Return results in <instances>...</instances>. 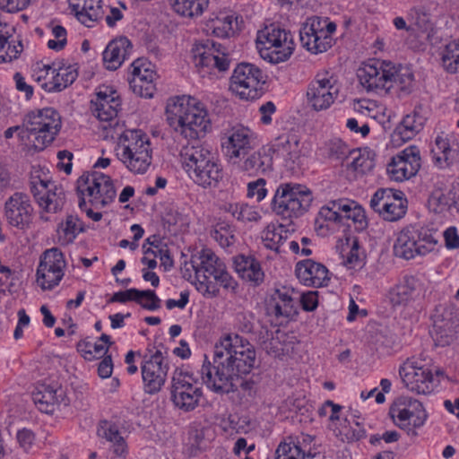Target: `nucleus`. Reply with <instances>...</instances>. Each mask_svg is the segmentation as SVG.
<instances>
[{
	"label": "nucleus",
	"instance_id": "c756f323",
	"mask_svg": "<svg viewBox=\"0 0 459 459\" xmlns=\"http://www.w3.org/2000/svg\"><path fill=\"white\" fill-rule=\"evenodd\" d=\"M434 164L444 169L459 162V143L449 142L444 135H437L435 145L431 148Z\"/></svg>",
	"mask_w": 459,
	"mask_h": 459
},
{
	"label": "nucleus",
	"instance_id": "412c9836",
	"mask_svg": "<svg viewBox=\"0 0 459 459\" xmlns=\"http://www.w3.org/2000/svg\"><path fill=\"white\" fill-rule=\"evenodd\" d=\"M298 292L291 286L282 285L275 288L267 301V310L277 318L293 319L299 314L296 303Z\"/></svg>",
	"mask_w": 459,
	"mask_h": 459
},
{
	"label": "nucleus",
	"instance_id": "dca6fc26",
	"mask_svg": "<svg viewBox=\"0 0 459 459\" xmlns=\"http://www.w3.org/2000/svg\"><path fill=\"white\" fill-rule=\"evenodd\" d=\"M437 244V239L427 231H399L394 245L395 256L410 260L417 255H425L433 251Z\"/></svg>",
	"mask_w": 459,
	"mask_h": 459
},
{
	"label": "nucleus",
	"instance_id": "774afa93",
	"mask_svg": "<svg viewBox=\"0 0 459 459\" xmlns=\"http://www.w3.org/2000/svg\"><path fill=\"white\" fill-rule=\"evenodd\" d=\"M392 196L391 190L378 189L371 197L370 207L380 214V211H382V204L385 202L391 200Z\"/></svg>",
	"mask_w": 459,
	"mask_h": 459
},
{
	"label": "nucleus",
	"instance_id": "052dcab7",
	"mask_svg": "<svg viewBox=\"0 0 459 459\" xmlns=\"http://www.w3.org/2000/svg\"><path fill=\"white\" fill-rule=\"evenodd\" d=\"M451 203L452 199L449 197V195L442 190H437L429 199V207L434 212H438L446 209Z\"/></svg>",
	"mask_w": 459,
	"mask_h": 459
},
{
	"label": "nucleus",
	"instance_id": "a19ab883",
	"mask_svg": "<svg viewBox=\"0 0 459 459\" xmlns=\"http://www.w3.org/2000/svg\"><path fill=\"white\" fill-rule=\"evenodd\" d=\"M310 453H306L291 437L283 439L277 446L275 459H309Z\"/></svg>",
	"mask_w": 459,
	"mask_h": 459
},
{
	"label": "nucleus",
	"instance_id": "58836bf2",
	"mask_svg": "<svg viewBox=\"0 0 459 459\" xmlns=\"http://www.w3.org/2000/svg\"><path fill=\"white\" fill-rule=\"evenodd\" d=\"M286 334L279 328L261 332L260 344L266 353L279 357L284 352V341Z\"/></svg>",
	"mask_w": 459,
	"mask_h": 459
},
{
	"label": "nucleus",
	"instance_id": "8fccbe9b",
	"mask_svg": "<svg viewBox=\"0 0 459 459\" xmlns=\"http://www.w3.org/2000/svg\"><path fill=\"white\" fill-rule=\"evenodd\" d=\"M328 155L331 159L343 160L349 156L357 153L356 150H351L345 143L340 139H333L328 143Z\"/></svg>",
	"mask_w": 459,
	"mask_h": 459
},
{
	"label": "nucleus",
	"instance_id": "f8f14e48",
	"mask_svg": "<svg viewBox=\"0 0 459 459\" xmlns=\"http://www.w3.org/2000/svg\"><path fill=\"white\" fill-rule=\"evenodd\" d=\"M265 82L263 71L249 63L238 64L233 70L230 90L241 100H253L261 95V86Z\"/></svg>",
	"mask_w": 459,
	"mask_h": 459
},
{
	"label": "nucleus",
	"instance_id": "f257e3e1",
	"mask_svg": "<svg viewBox=\"0 0 459 459\" xmlns=\"http://www.w3.org/2000/svg\"><path fill=\"white\" fill-rule=\"evenodd\" d=\"M255 363L253 345L238 334H227L214 347L213 361L207 357L201 368L202 381L189 368H178L171 381V401L184 411L195 410L203 395V383L216 394H228L234 377L251 372Z\"/></svg>",
	"mask_w": 459,
	"mask_h": 459
},
{
	"label": "nucleus",
	"instance_id": "37998d69",
	"mask_svg": "<svg viewBox=\"0 0 459 459\" xmlns=\"http://www.w3.org/2000/svg\"><path fill=\"white\" fill-rule=\"evenodd\" d=\"M407 206L400 196L393 195L391 200L385 202L382 204V211H380V216L388 221H394L402 217L406 212Z\"/></svg>",
	"mask_w": 459,
	"mask_h": 459
},
{
	"label": "nucleus",
	"instance_id": "f3484780",
	"mask_svg": "<svg viewBox=\"0 0 459 459\" xmlns=\"http://www.w3.org/2000/svg\"><path fill=\"white\" fill-rule=\"evenodd\" d=\"M31 397L37 409L46 414H53L61 405L69 404V400L61 385L51 378L37 381Z\"/></svg>",
	"mask_w": 459,
	"mask_h": 459
},
{
	"label": "nucleus",
	"instance_id": "c85d7f7f",
	"mask_svg": "<svg viewBox=\"0 0 459 459\" xmlns=\"http://www.w3.org/2000/svg\"><path fill=\"white\" fill-rule=\"evenodd\" d=\"M335 247L347 269L357 271L365 265L366 253L357 238L347 236L344 238H340Z\"/></svg>",
	"mask_w": 459,
	"mask_h": 459
},
{
	"label": "nucleus",
	"instance_id": "e2e57ef3",
	"mask_svg": "<svg viewBox=\"0 0 459 459\" xmlns=\"http://www.w3.org/2000/svg\"><path fill=\"white\" fill-rule=\"evenodd\" d=\"M266 181L264 178H258L247 185V196L255 197L257 202L262 201L267 195L265 188Z\"/></svg>",
	"mask_w": 459,
	"mask_h": 459
},
{
	"label": "nucleus",
	"instance_id": "5fc2aeb1",
	"mask_svg": "<svg viewBox=\"0 0 459 459\" xmlns=\"http://www.w3.org/2000/svg\"><path fill=\"white\" fill-rule=\"evenodd\" d=\"M120 102L117 92L108 86L100 88L96 93L95 100L91 101V106L104 107L113 102Z\"/></svg>",
	"mask_w": 459,
	"mask_h": 459
},
{
	"label": "nucleus",
	"instance_id": "473e14b6",
	"mask_svg": "<svg viewBox=\"0 0 459 459\" xmlns=\"http://www.w3.org/2000/svg\"><path fill=\"white\" fill-rule=\"evenodd\" d=\"M132 49V44L126 38L110 41L103 51V61L108 70L117 69Z\"/></svg>",
	"mask_w": 459,
	"mask_h": 459
},
{
	"label": "nucleus",
	"instance_id": "0eeeda50",
	"mask_svg": "<svg viewBox=\"0 0 459 459\" xmlns=\"http://www.w3.org/2000/svg\"><path fill=\"white\" fill-rule=\"evenodd\" d=\"M398 373L404 387L412 394L429 395L438 389L440 370L423 355L408 357L399 365Z\"/></svg>",
	"mask_w": 459,
	"mask_h": 459
},
{
	"label": "nucleus",
	"instance_id": "4be33fe9",
	"mask_svg": "<svg viewBox=\"0 0 459 459\" xmlns=\"http://www.w3.org/2000/svg\"><path fill=\"white\" fill-rule=\"evenodd\" d=\"M32 212L30 197L26 194L16 192L5 201V218L12 227L21 230L29 228L32 221Z\"/></svg>",
	"mask_w": 459,
	"mask_h": 459
},
{
	"label": "nucleus",
	"instance_id": "7c9ffc66",
	"mask_svg": "<svg viewBox=\"0 0 459 459\" xmlns=\"http://www.w3.org/2000/svg\"><path fill=\"white\" fill-rule=\"evenodd\" d=\"M44 70L47 74H49V73L52 74V81L44 82L41 85L45 91L49 92L63 91L71 85L78 76L77 69L74 65L60 66L56 72V68L46 65H44Z\"/></svg>",
	"mask_w": 459,
	"mask_h": 459
},
{
	"label": "nucleus",
	"instance_id": "9b49d317",
	"mask_svg": "<svg viewBox=\"0 0 459 459\" xmlns=\"http://www.w3.org/2000/svg\"><path fill=\"white\" fill-rule=\"evenodd\" d=\"M29 138L33 137L37 150H43L51 143L61 128V117L52 108H46L29 113L24 119Z\"/></svg>",
	"mask_w": 459,
	"mask_h": 459
},
{
	"label": "nucleus",
	"instance_id": "680f3d73",
	"mask_svg": "<svg viewBox=\"0 0 459 459\" xmlns=\"http://www.w3.org/2000/svg\"><path fill=\"white\" fill-rule=\"evenodd\" d=\"M408 14L419 28H427L429 22V13L424 6H414L411 8Z\"/></svg>",
	"mask_w": 459,
	"mask_h": 459
},
{
	"label": "nucleus",
	"instance_id": "13d9d810",
	"mask_svg": "<svg viewBox=\"0 0 459 459\" xmlns=\"http://www.w3.org/2000/svg\"><path fill=\"white\" fill-rule=\"evenodd\" d=\"M352 158L353 160L351 162L350 167L358 173L365 174L368 171H370L374 167V163L371 159L366 155L359 153L358 152L356 154L352 155Z\"/></svg>",
	"mask_w": 459,
	"mask_h": 459
},
{
	"label": "nucleus",
	"instance_id": "e433bc0d",
	"mask_svg": "<svg viewBox=\"0 0 459 459\" xmlns=\"http://www.w3.org/2000/svg\"><path fill=\"white\" fill-rule=\"evenodd\" d=\"M111 337L102 333L94 342L82 341L77 344V351L87 360H92L107 356V352L112 344Z\"/></svg>",
	"mask_w": 459,
	"mask_h": 459
},
{
	"label": "nucleus",
	"instance_id": "a18cd8bd",
	"mask_svg": "<svg viewBox=\"0 0 459 459\" xmlns=\"http://www.w3.org/2000/svg\"><path fill=\"white\" fill-rule=\"evenodd\" d=\"M161 223L164 229L169 230L172 227L183 229L189 226V218L178 209L169 207L162 213Z\"/></svg>",
	"mask_w": 459,
	"mask_h": 459
},
{
	"label": "nucleus",
	"instance_id": "603ef678",
	"mask_svg": "<svg viewBox=\"0 0 459 459\" xmlns=\"http://www.w3.org/2000/svg\"><path fill=\"white\" fill-rule=\"evenodd\" d=\"M137 299L135 302L139 304L143 308L149 311H155L160 308L161 300L156 295L154 290H140L137 294Z\"/></svg>",
	"mask_w": 459,
	"mask_h": 459
},
{
	"label": "nucleus",
	"instance_id": "39448f33",
	"mask_svg": "<svg viewBox=\"0 0 459 459\" xmlns=\"http://www.w3.org/2000/svg\"><path fill=\"white\" fill-rule=\"evenodd\" d=\"M190 265L195 273L197 290L204 295L215 297L219 294L220 287L232 291L238 287L224 262L209 248L192 255Z\"/></svg>",
	"mask_w": 459,
	"mask_h": 459
},
{
	"label": "nucleus",
	"instance_id": "20e7f679",
	"mask_svg": "<svg viewBox=\"0 0 459 459\" xmlns=\"http://www.w3.org/2000/svg\"><path fill=\"white\" fill-rule=\"evenodd\" d=\"M167 121L186 138L203 137L211 127L207 110L193 98L177 97L166 107Z\"/></svg>",
	"mask_w": 459,
	"mask_h": 459
},
{
	"label": "nucleus",
	"instance_id": "79ce46f5",
	"mask_svg": "<svg viewBox=\"0 0 459 459\" xmlns=\"http://www.w3.org/2000/svg\"><path fill=\"white\" fill-rule=\"evenodd\" d=\"M221 428L224 432L232 434H247L251 429V420L248 416H239L238 414H230L221 420Z\"/></svg>",
	"mask_w": 459,
	"mask_h": 459
},
{
	"label": "nucleus",
	"instance_id": "5701e85b",
	"mask_svg": "<svg viewBox=\"0 0 459 459\" xmlns=\"http://www.w3.org/2000/svg\"><path fill=\"white\" fill-rule=\"evenodd\" d=\"M30 190L39 205L48 212H56L64 205L65 193L52 181L33 180Z\"/></svg>",
	"mask_w": 459,
	"mask_h": 459
},
{
	"label": "nucleus",
	"instance_id": "1a4fd4ad",
	"mask_svg": "<svg viewBox=\"0 0 459 459\" xmlns=\"http://www.w3.org/2000/svg\"><path fill=\"white\" fill-rule=\"evenodd\" d=\"M77 192L81 209H83L86 198L92 207L100 209L111 204L117 196L111 178L97 171L84 173L78 178Z\"/></svg>",
	"mask_w": 459,
	"mask_h": 459
},
{
	"label": "nucleus",
	"instance_id": "ddd939ff",
	"mask_svg": "<svg viewBox=\"0 0 459 459\" xmlns=\"http://www.w3.org/2000/svg\"><path fill=\"white\" fill-rule=\"evenodd\" d=\"M257 42L268 51L264 58L271 63L278 64L288 60L293 53L294 42L290 31L271 24L260 30Z\"/></svg>",
	"mask_w": 459,
	"mask_h": 459
},
{
	"label": "nucleus",
	"instance_id": "7ed1b4c3",
	"mask_svg": "<svg viewBox=\"0 0 459 459\" xmlns=\"http://www.w3.org/2000/svg\"><path fill=\"white\" fill-rule=\"evenodd\" d=\"M358 78L368 91H394L403 96L411 91L414 76L406 67L372 59L358 70Z\"/></svg>",
	"mask_w": 459,
	"mask_h": 459
},
{
	"label": "nucleus",
	"instance_id": "4468645a",
	"mask_svg": "<svg viewBox=\"0 0 459 459\" xmlns=\"http://www.w3.org/2000/svg\"><path fill=\"white\" fill-rule=\"evenodd\" d=\"M390 415L394 424L408 433L421 428L428 419L423 403L410 396L397 398L390 408Z\"/></svg>",
	"mask_w": 459,
	"mask_h": 459
},
{
	"label": "nucleus",
	"instance_id": "69168bd1",
	"mask_svg": "<svg viewBox=\"0 0 459 459\" xmlns=\"http://www.w3.org/2000/svg\"><path fill=\"white\" fill-rule=\"evenodd\" d=\"M139 293V290L135 288L127 289L126 290H120L114 292L111 298L109 299V302L111 303H120L126 304L129 301H134L137 299V294Z\"/></svg>",
	"mask_w": 459,
	"mask_h": 459
},
{
	"label": "nucleus",
	"instance_id": "f704fd0d",
	"mask_svg": "<svg viewBox=\"0 0 459 459\" xmlns=\"http://www.w3.org/2000/svg\"><path fill=\"white\" fill-rule=\"evenodd\" d=\"M237 23V18L233 15L223 13H213L206 22V31L218 38H230L235 34Z\"/></svg>",
	"mask_w": 459,
	"mask_h": 459
},
{
	"label": "nucleus",
	"instance_id": "c9c22d12",
	"mask_svg": "<svg viewBox=\"0 0 459 459\" xmlns=\"http://www.w3.org/2000/svg\"><path fill=\"white\" fill-rule=\"evenodd\" d=\"M266 146L271 149V156L276 152L293 163L299 158V139L296 134H282L275 138L271 145Z\"/></svg>",
	"mask_w": 459,
	"mask_h": 459
},
{
	"label": "nucleus",
	"instance_id": "bf43d9fd",
	"mask_svg": "<svg viewBox=\"0 0 459 459\" xmlns=\"http://www.w3.org/2000/svg\"><path fill=\"white\" fill-rule=\"evenodd\" d=\"M52 34L56 39H49L48 47L50 49L59 51L66 45V30L61 25H56L52 28Z\"/></svg>",
	"mask_w": 459,
	"mask_h": 459
},
{
	"label": "nucleus",
	"instance_id": "49530a36",
	"mask_svg": "<svg viewBox=\"0 0 459 459\" xmlns=\"http://www.w3.org/2000/svg\"><path fill=\"white\" fill-rule=\"evenodd\" d=\"M342 221H341V224L346 225L348 228L352 227L350 221L352 222L355 230H364L368 227L365 211L360 205L355 206L351 212L347 214H342Z\"/></svg>",
	"mask_w": 459,
	"mask_h": 459
},
{
	"label": "nucleus",
	"instance_id": "423d86ee",
	"mask_svg": "<svg viewBox=\"0 0 459 459\" xmlns=\"http://www.w3.org/2000/svg\"><path fill=\"white\" fill-rule=\"evenodd\" d=\"M180 157L186 172L198 186L214 188L222 181V165L208 147L188 143L181 149Z\"/></svg>",
	"mask_w": 459,
	"mask_h": 459
},
{
	"label": "nucleus",
	"instance_id": "cd10ccee",
	"mask_svg": "<svg viewBox=\"0 0 459 459\" xmlns=\"http://www.w3.org/2000/svg\"><path fill=\"white\" fill-rule=\"evenodd\" d=\"M97 436L110 444V451L116 457L126 458L128 455L127 442L118 423L108 420H100Z\"/></svg>",
	"mask_w": 459,
	"mask_h": 459
},
{
	"label": "nucleus",
	"instance_id": "72a5a7b5",
	"mask_svg": "<svg viewBox=\"0 0 459 459\" xmlns=\"http://www.w3.org/2000/svg\"><path fill=\"white\" fill-rule=\"evenodd\" d=\"M420 281L416 276L404 275L390 290V299L395 306L412 300L419 294Z\"/></svg>",
	"mask_w": 459,
	"mask_h": 459
},
{
	"label": "nucleus",
	"instance_id": "6e6552de",
	"mask_svg": "<svg viewBox=\"0 0 459 459\" xmlns=\"http://www.w3.org/2000/svg\"><path fill=\"white\" fill-rule=\"evenodd\" d=\"M117 155L134 174H144L152 164V151L149 137L141 130H126L120 136Z\"/></svg>",
	"mask_w": 459,
	"mask_h": 459
},
{
	"label": "nucleus",
	"instance_id": "4c0bfd02",
	"mask_svg": "<svg viewBox=\"0 0 459 459\" xmlns=\"http://www.w3.org/2000/svg\"><path fill=\"white\" fill-rule=\"evenodd\" d=\"M426 118L418 111L414 110L403 117L402 122L394 130V137H399L403 142L411 140L418 134L425 124Z\"/></svg>",
	"mask_w": 459,
	"mask_h": 459
},
{
	"label": "nucleus",
	"instance_id": "a878e982",
	"mask_svg": "<svg viewBox=\"0 0 459 459\" xmlns=\"http://www.w3.org/2000/svg\"><path fill=\"white\" fill-rule=\"evenodd\" d=\"M235 271L244 283L250 287L260 286L265 277L261 261L253 255L240 254L233 260Z\"/></svg>",
	"mask_w": 459,
	"mask_h": 459
},
{
	"label": "nucleus",
	"instance_id": "0e129e2a",
	"mask_svg": "<svg viewBox=\"0 0 459 459\" xmlns=\"http://www.w3.org/2000/svg\"><path fill=\"white\" fill-rule=\"evenodd\" d=\"M231 214L239 221H251L256 219V212H255L251 207L247 205L238 204L231 206Z\"/></svg>",
	"mask_w": 459,
	"mask_h": 459
},
{
	"label": "nucleus",
	"instance_id": "de8ad7c7",
	"mask_svg": "<svg viewBox=\"0 0 459 459\" xmlns=\"http://www.w3.org/2000/svg\"><path fill=\"white\" fill-rule=\"evenodd\" d=\"M403 150L392 158L391 162L388 164L387 171L391 178L395 181L402 182L407 178L408 169L404 166Z\"/></svg>",
	"mask_w": 459,
	"mask_h": 459
},
{
	"label": "nucleus",
	"instance_id": "338daca9",
	"mask_svg": "<svg viewBox=\"0 0 459 459\" xmlns=\"http://www.w3.org/2000/svg\"><path fill=\"white\" fill-rule=\"evenodd\" d=\"M400 437V433L396 430H386L383 434L371 435L369 443L373 446H380L382 441L386 444H391L397 442Z\"/></svg>",
	"mask_w": 459,
	"mask_h": 459
},
{
	"label": "nucleus",
	"instance_id": "9d476101",
	"mask_svg": "<svg viewBox=\"0 0 459 459\" xmlns=\"http://www.w3.org/2000/svg\"><path fill=\"white\" fill-rule=\"evenodd\" d=\"M312 202L310 190L296 183L281 184L272 200L273 212L285 219L298 218L303 215Z\"/></svg>",
	"mask_w": 459,
	"mask_h": 459
},
{
	"label": "nucleus",
	"instance_id": "2f4dec72",
	"mask_svg": "<svg viewBox=\"0 0 459 459\" xmlns=\"http://www.w3.org/2000/svg\"><path fill=\"white\" fill-rule=\"evenodd\" d=\"M69 6L77 19L87 27L102 18L101 0H69Z\"/></svg>",
	"mask_w": 459,
	"mask_h": 459
},
{
	"label": "nucleus",
	"instance_id": "6ab92c4d",
	"mask_svg": "<svg viewBox=\"0 0 459 459\" xmlns=\"http://www.w3.org/2000/svg\"><path fill=\"white\" fill-rule=\"evenodd\" d=\"M337 81L328 72L317 74L307 91V102L316 111L327 109L339 94Z\"/></svg>",
	"mask_w": 459,
	"mask_h": 459
},
{
	"label": "nucleus",
	"instance_id": "09e8293b",
	"mask_svg": "<svg viewBox=\"0 0 459 459\" xmlns=\"http://www.w3.org/2000/svg\"><path fill=\"white\" fill-rule=\"evenodd\" d=\"M404 167L408 169L407 178L415 176L420 168V156L418 147L411 145L403 150Z\"/></svg>",
	"mask_w": 459,
	"mask_h": 459
},
{
	"label": "nucleus",
	"instance_id": "bb28decb",
	"mask_svg": "<svg viewBox=\"0 0 459 459\" xmlns=\"http://www.w3.org/2000/svg\"><path fill=\"white\" fill-rule=\"evenodd\" d=\"M155 77L154 71L138 59L132 64L131 78L128 79L130 89L140 97L152 98L155 91Z\"/></svg>",
	"mask_w": 459,
	"mask_h": 459
},
{
	"label": "nucleus",
	"instance_id": "3c124183",
	"mask_svg": "<svg viewBox=\"0 0 459 459\" xmlns=\"http://www.w3.org/2000/svg\"><path fill=\"white\" fill-rule=\"evenodd\" d=\"M325 221H342V214L337 212L336 208L333 207V201L319 210L316 219V224L317 225L318 230H323L324 228L329 227L327 224H324Z\"/></svg>",
	"mask_w": 459,
	"mask_h": 459
},
{
	"label": "nucleus",
	"instance_id": "b1692460",
	"mask_svg": "<svg viewBox=\"0 0 459 459\" xmlns=\"http://www.w3.org/2000/svg\"><path fill=\"white\" fill-rule=\"evenodd\" d=\"M300 42L303 48L312 54L327 51L333 45V38L325 36L320 27V17H312L299 30Z\"/></svg>",
	"mask_w": 459,
	"mask_h": 459
},
{
	"label": "nucleus",
	"instance_id": "2eb2a0df",
	"mask_svg": "<svg viewBox=\"0 0 459 459\" xmlns=\"http://www.w3.org/2000/svg\"><path fill=\"white\" fill-rule=\"evenodd\" d=\"M66 262L57 248L45 250L39 257L36 271V282L43 290H50L59 285L65 276Z\"/></svg>",
	"mask_w": 459,
	"mask_h": 459
},
{
	"label": "nucleus",
	"instance_id": "aec40b11",
	"mask_svg": "<svg viewBox=\"0 0 459 459\" xmlns=\"http://www.w3.org/2000/svg\"><path fill=\"white\" fill-rule=\"evenodd\" d=\"M193 55L196 66L214 67L219 71H227L230 59L224 46L212 40L206 39L195 44Z\"/></svg>",
	"mask_w": 459,
	"mask_h": 459
},
{
	"label": "nucleus",
	"instance_id": "a211bd4d",
	"mask_svg": "<svg viewBox=\"0 0 459 459\" xmlns=\"http://www.w3.org/2000/svg\"><path fill=\"white\" fill-rule=\"evenodd\" d=\"M169 363L160 351L152 354H144L142 360L141 371L144 393L156 394L166 383Z\"/></svg>",
	"mask_w": 459,
	"mask_h": 459
},
{
	"label": "nucleus",
	"instance_id": "6e6d98bb",
	"mask_svg": "<svg viewBox=\"0 0 459 459\" xmlns=\"http://www.w3.org/2000/svg\"><path fill=\"white\" fill-rule=\"evenodd\" d=\"M121 102H113L103 107L91 106V111L100 121L111 122L117 117Z\"/></svg>",
	"mask_w": 459,
	"mask_h": 459
},
{
	"label": "nucleus",
	"instance_id": "ea45409f",
	"mask_svg": "<svg viewBox=\"0 0 459 459\" xmlns=\"http://www.w3.org/2000/svg\"><path fill=\"white\" fill-rule=\"evenodd\" d=\"M172 9L185 17L200 16L207 9L209 0H169Z\"/></svg>",
	"mask_w": 459,
	"mask_h": 459
},
{
	"label": "nucleus",
	"instance_id": "393cba45",
	"mask_svg": "<svg viewBox=\"0 0 459 459\" xmlns=\"http://www.w3.org/2000/svg\"><path fill=\"white\" fill-rule=\"evenodd\" d=\"M299 281L307 287L321 288L330 281V272L325 265L312 259L299 261L295 266Z\"/></svg>",
	"mask_w": 459,
	"mask_h": 459
},
{
	"label": "nucleus",
	"instance_id": "864d4df0",
	"mask_svg": "<svg viewBox=\"0 0 459 459\" xmlns=\"http://www.w3.org/2000/svg\"><path fill=\"white\" fill-rule=\"evenodd\" d=\"M288 232L289 231H262V242L266 248L278 251L281 245L288 238Z\"/></svg>",
	"mask_w": 459,
	"mask_h": 459
},
{
	"label": "nucleus",
	"instance_id": "c03bdc74",
	"mask_svg": "<svg viewBox=\"0 0 459 459\" xmlns=\"http://www.w3.org/2000/svg\"><path fill=\"white\" fill-rule=\"evenodd\" d=\"M443 68L450 74L459 72V39L446 45L441 53Z\"/></svg>",
	"mask_w": 459,
	"mask_h": 459
},
{
	"label": "nucleus",
	"instance_id": "4d7b16f0",
	"mask_svg": "<svg viewBox=\"0 0 459 459\" xmlns=\"http://www.w3.org/2000/svg\"><path fill=\"white\" fill-rule=\"evenodd\" d=\"M299 305L306 312L315 311L319 304L317 290H306L299 295Z\"/></svg>",
	"mask_w": 459,
	"mask_h": 459
},
{
	"label": "nucleus",
	"instance_id": "f03ea898",
	"mask_svg": "<svg viewBox=\"0 0 459 459\" xmlns=\"http://www.w3.org/2000/svg\"><path fill=\"white\" fill-rule=\"evenodd\" d=\"M221 146L229 162L249 177L264 175L273 169L271 149L265 145L257 148L254 133L247 127L233 128Z\"/></svg>",
	"mask_w": 459,
	"mask_h": 459
}]
</instances>
